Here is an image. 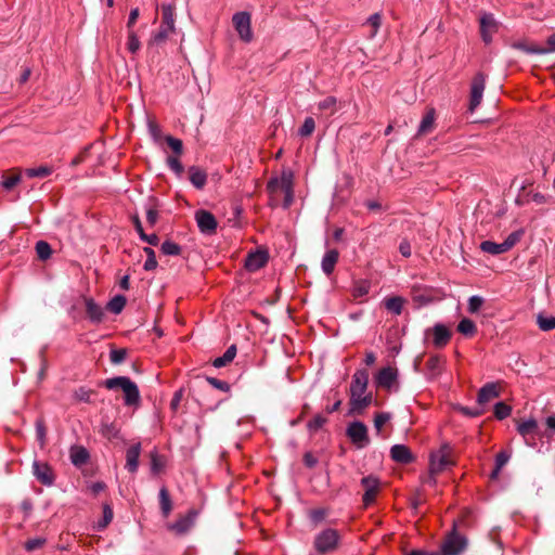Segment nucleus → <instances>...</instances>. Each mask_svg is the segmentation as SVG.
Segmentation results:
<instances>
[{
    "label": "nucleus",
    "instance_id": "nucleus-1",
    "mask_svg": "<svg viewBox=\"0 0 555 555\" xmlns=\"http://www.w3.org/2000/svg\"><path fill=\"white\" fill-rule=\"evenodd\" d=\"M369 372L364 369L357 370L352 375L349 388L350 414L360 415L373 402V395L367 392Z\"/></svg>",
    "mask_w": 555,
    "mask_h": 555
},
{
    "label": "nucleus",
    "instance_id": "nucleus-2",
    "mask_svg": "<svg viewBox=\"0 0 555 555\" xmlns=\"http://www.w3.org/2000/svg\"><path fill=\"white\" fill-rule=\"evenodd\" d=\"M267 190L273 197L278 193L284 194L283 207L288 208L294 201V175L291 170H283L280 177L271 178L268 181Z\"/></svg>",
    "mask_w": 555,
    "mask_h": 555
},
{
    "label": "nucleus",
    "instance_id": "nucleus-3",
    "mask_svg": "<svg viewBox=\"0 0 555 555\" xmlns=\"http://www.w3.org/2000/svg\"><path fill=\"white\" fill-rule=\"evenodd\" d=\"M104 386L109 390L120 388L124 392L126 405H137L140 402L139 388L129 377L118 376L108 378L104 382Z\"/></svg>",
    "mask_w": 555,
    "mask_h": 555
},
{
    "label": "nucleus",
    "instance_id": "nucleus-4",
    "mask_svg": "<svg viewBox=\"0 0 555 555\" xmlns=\"http://www.w3.org/2000/svg\"><path fill=\"white\" fill-rule=\"evenodd\" d=\"M175 7L169 3L162 5V25L159 29L151 37V44H160L166 41L169 35L175 33Z\"/></svg>",
    "mask_w": 555,
    "mask_h": 555
},
{
    "label": "nucleus",
    "instance_id": "nucleus-5",
    "mask_svg": "<svg viewBox=\"0 0 555 555\" xmlns=\"http://www.w3.org/2000/svg\"><path fill=\"white\" fill-rule=\"evenodd\" d=\"M452 464L451 449L449 446L444 444L438 451L431 452L429 459V476L425 482L434 486L436 483L435 476Z\"/></svg>",
    "mask_w": 555,
    "mask_h": 555
},
{
    "label": "nucleus",
    "instance_id": "nucleus-6",
    "mask_svg": "<svg viewBox=\"0 0 555 555\" xmlns=\"http://www.w3.org/2000/svg\"><path fill=\"white\" fill-rule=\"evenodd\" d=\"M374 384L376 388L387 392H398L400 390L399 370L395 365H387L379 369L374 374Z\"/></svg>",
    "mask_w": 555,
    "mask_h": 555
},
{
    "label": "nucleus",
    "instance_id": "nucleus-7",
    "mask_svg": "<svg viewBox=\"0 0 555 555\" xmlns=\"http://www.w3.org/2000/svg\"><path fill=\"white\" fill-rule=\"evenodd\" d=\"M346 435L357 449H363L370 444L367 427L360 421L351 422L347 426Z\"/></svg>",
    "mask_w": 555,
    "mask_h": 555
},
{
    "label": "nucleus",
    "instance_id": "nucleus-8",
    "mask_svg": "<svg viewBox=\"0 0 555 555\" xmlns=\"http://www.w3.org/2000/svg\"><path fill=\"white\" fill-rule=\"evenodd\" d=\"M339 542V534L335 529H325L314 539V547L318 553L325 554L334 551Z\"/></svg>",
    "mask_w": 555,
    "mask_h": 555
},
{
    "label": "nucleus",
    "instance_id": "nucleus-9",
    "mask_svg": "<svg viewBox=\"0 0 555 555\" xmlns=\"http://www.w3.org/2000/svg\"><path fill=\"white\" fill-rule=\"evenodd\" d=\"M232 23L240 39L244 42H250L254 38L251 30V16L248 12H237L232 16Z\"/></svg>",
    "mask_w": 555,
    "mask_h": 555
},
{
    "label": "nucleus",
    "instance_id": "nucleus-10",
    "mask_svg": "<svg viewBox=\"0 0 555 555\" xmlns=\"http://www.w3.org/2000/svg\"><path fill=\"white\" fill-rule=\"evenodd\" d=\"M519 235L515 232L511 233L502 243L492 241H483L480 244V249L490 255H501L512 249L518 242Z\"/></svg>",
    "mask_w": 555,
    "mask_h": 555
},
{
    "label": "nucleus",
    "instance_id": "nucleus-11",
    "mask_svg": "<svg viewBox=\"0 0 555 555\" xmlns=\"http://www.w3.org/2000/svg\"><path fill=\"white\" fill-rule=\"evenodd\" d=\"M480 36L485 43H490L499 30V22L492 13L485 12L479 18Z\"/></svg>",
    "mask_w": 555,
    "mask_h": 555
},
{
    "label": "nucleus",
    "instance_id": "nucleus-12",
    "mask_svg": "<svg viewBox=\"0 0 555 555\" xmlns=\"http://www.w3.org/2000/svg\"><path fill=\"white\" fill-rule=\"evenodd\" d=\"M486 87V76L482 73L475 75L470 86L469 109L474 112L481 103Z\"/></svg>",
    "mask_w": 555,
    "mask_h": 555
},
{
    "label": "nucleus",
    "instance_id": "nucleus-13",
    "mask_svg": "<svg viewBox=\"0 0 555 555\" xmlns=\"http://www.w3.org/2000/svg\"><path fill=\"white\" fill-rule=\"evenodd\" d=\"M361 486L364 488L362 501L364 506L367 507L375 501L380 488V482L378 478L374 476H366L361 479Z\"/></svg>",
    "mask_w": 555,
    "mask_h": 555
},
{
    "label": "nucleus",
    "instance_id": "nucleus-14",
    "mask_svg": "<svg viewBox=\"0 0 555 555\" xmlns=\"http://www.w3.org/2000/svg\"><path fill=\"white\" fill-rule=\"evenodd\" d=\"M195 220L202 233H215L218 223L215 216L211 212L204 209H199L195 212Z\"/></svg>",
    "mask_w": 555,
    "mask_h": 555
},
{
    "label": "nucleus",
    "instance_id": "nucleus-15",
    "mask_svg": "<svg viewBox=\"0 0 555 555\" xmlns=\"http://www.w3.org/2000/svg\"><path fill=\"white\" fill-rule=\"evenodd\" d=\"M33 472L39 482L44 486H52L55 479L53 469L44 462L35 461Z\"/></svg>",
    "mask_w": 555,
    "mask_h": 555
},
{
    "label": "nucleus",
    "instance_id": "nucleus-16",
    "mask_svg": "<svg viewBox=\"0 0 555 555\" xmlns=\"http://www.w3.org/2000/svg\"><path fill=\"white\" fill-rule=\"evenodd\" d=\"M465 546L466 540L462 535L453 532L444 541L442 551L444 555H457Z\"/></svg>",
    "mask_w": 555,
    "mask_h": 555
},
{
    "label": "nucleus",
    "instance_id": "nucleus-17",
    "mask_svg": "<svg viewBox=\"0 0 555 555\" xmlns=\"http://www.w3.org/2000/svg\"><path fill=\"white\" fill-rule=\"evenodd\" d=\"M268 259V253L264 250L250 253L245 260V268L250 272L258 271L267 264Z\"/></svg>",
    "mask_w": 555,
    "mask_h": 555
},
{
    "label": "nucleus",
    "instance_id": "nucleus-18",
    "mask_svg": "<svg viewBox=\"0 0 555 555\" xmlns=\"http://www.w3.org/2000/svg\"><path fill=\"white\" fill-rule=\"evenodd\" d=\"M500 396V387L498 383H487L483 385L478 391L477 402L480 405H483L491 400L498 398Z\"/></svg>",
    "mask_w": 555,
    "mask_h": 555
},
{
    "label": "nucleus",
    "instance_id": "nucleus-19",
    "mask_svg": "<svg viewBox=\"0 0 555 555\" xmlns=\"http://www.w3.org/2000/svg\"><path fill=\"white\" fill-rule=\"evenodd\" d=\"M390 457L400 464H409L413 461L411 450L404 444H395L390 449Z\"/></svg>",
    "mask_w": 555,
    "mask_h": 555
},
{
    "label": "nucleus",
    "instance_id": "nucleus-20",
    "mask_svg": "<svg viewBox=\"0 0 555 555\" xmlns=\"http://www.w3.org/2000/svg\"><path fill=\"white\" fill-rule=\"evenodd\" d=\"M86 312L92 323H101L104 317L103 309L92 298L83 297Z\"/></svg>",
    "mask_w": 555,
    "mask_h": 555
},
{
    "label": "nucleus",
    "instance_id": "nucleus-21",
    "mask_svg": "<svg viewBox=\"0 0 555 555\" xmlns=\"http://www.w3.org/2000/svg\"><path fill=\"white\" fill-rule=\"evenodd\" d=\"M433 336V344L435 347L443 348L448 345L451 338V333L444 325L437 324L434 327Z\"/></svg>",
    "mask_w": 555,
    "mask_h": 555
},
{
    "label": "nucleus",
    "instance_id": "nucleus-22",
    "mask_svg": "<svg viewBox=\"0 0 555 555\" xmlns=\"http://www.w3.org/2000/svg\"><path fill=\"white\" fill-rule=\"evenodd\" d=\"M338 259H339V253L336 249H330L324 254V256L322 258V262H321V268H322V271L327 276H330L334 272V269L338 262Z\"/></svg>",
    "mask_w": 555,
    "mask_h": 555
},
{
    "label": "nucleus",
    "instance_id": "nucleus-23",
    "mask_svg": "<svg viewBox=\"0 0 555 555\" xmlns=\"http://www.w3.org/2000/svg\"><path fill=\"white\" fill-rule=\"evenodd\" d=\"M141 453V444L135 443L132 444L126 453V468L130 473H134L138 469L139 466V457Z\"/></svg>",
    "mask_w": 555,
    "mask_h": 555
},
{
    "label": "nucleus",
    "instance_id": "nucleus-24",
    "mask_svg": "<svg viewBox=\"0 0 555 555\" xmlns=\"http://www.w3.org/2000/svg\"><path fill=\"white\" fill-rule=\"evenodd\" d=\"M69 455L72 463L77 467L85 465L90 456L88 450L81 446L72 447Z\"/></svg>",
    "mask_w": 555,
    "mask_h": 555
},
{
    "label": "nucleus",
    "instance_id": "nucleus-25",
    "mask_svg": "<svg viewBox=\"0 0 555 555\" xmlns=\"http://www.w3.org/2000/svg\"><path fill=\"white\" fill-rule=\"evenodd\" d=\"M405 300L400 296L386 297L383 300L384 307L395 315H400L403 310Z\"/></svg>",
    "mask_w": 555,
    "mask_h": 555
},
{
    "label": "nucleus",
    "instance_id": "nucleus-26",
    "mask_svg": "<svg viewBox=\"0 0 555 555\" xmlns=\"http://www.w3.org/2000/svg\"><path fill=\"white\" fill-rule=\"evenodd\" d=\"M511 455H512V453L506 450L501 451L496 454L494 468H493L492 473L490 474L491 479L495 480L499 478V475H500L502 468L507 464V462L511 459Z\"/></svg>",
    "mask_w": 555,
    "mask_h": 555
},
{
    "label": "nucleus",
    "instance_id": "nucleus-27",
    "mask_svg": "<svg viewBox=\"0 0 555 555\" xmlns=\"http://www.w3.org/2000/svg\"><path fill=\"white\" fill-rule=\"evenodd\" d=\"M190 181L196 189H203L207 182V175L204 170L196 166L189 169Z\"/></svg>",
    "mask_w": 555,
    "mask_h": 555
},
{
    "label": "nucleus",
    "instance_id": "nucleus-28",
    "mask_svg": "<svg viewBox=\"0 0 555 555\" xmlns=\"http://www.w3.org/2000/svg\"><path fill=\"white\" fill-rule=\"evenodd\" d=\"M511 47L516 50L524 51L528 54H544V47H539L533 43H529L527 40L514 41Z\"/></svg>",
    "mask_w": 555,
    "mask_h": 555
},
{
    "label": "nucleus",
    "instance_id": "nucleus-29",
    "mask_svg": "<svg viewBox=\"0 0 555 555\" xmlns=\"http://www.w3.org/2000/svg\"><path fill=\"white\" fill-rule=\"evenodd\" d=\"M236 356V347L235 345H231L225 352L221 357H217L212 361V365L217 369L227 366L229 363H231Z\"/></svg>",
    "mask_w": 555,
    "mask_h": 555
},
{
    "label": "nucleus",
    "instance_id": "nucleus-30",
    "mask_svg": "<svg viewBox=\"0 0 555 555\" xmlns=\"http://www.w3.org/2000/svg\"><path fill=\"white\" fill-rule=\"evenodd\" d=\"M159 506L164 517H168L172 511V502L166 487L159 490Z\"/></svg>",
    "mask_w": 555,
    "mask_h": 555
},
{
    "label": "nucleus",
    "instance_id": "nucleus-31",
    "mask_svg": "<svg viewBox=\"0 0 555 555\" xmlns=\"http://www.w3.org/2000/svg\"><path fill=\"white\" fill-rule=\"evenodd\" d=\"M434 124H435V111L430 109L422 118V121L418 127V134H426V133L430 132L434 128Z\"/></svg>",
    "mask_w": 555,
    "mask_h": 555
},
{
    "label": "nucleus",
    "instance_id": "nucleus-32",
    "mask_svg": "<svg viewBox=\"0 0 555 555\" xmlns=\"http://www.w3.org/2000/svg\"><path fill=\"white\" fill-rule=\"evenodd\" d=\"M195 513H191L190 515L180 518L172 525V529L178 533L186 532L193 526V518Z\"/></svg>",
    "mask_w": 555,
    "mask_h": 555
},
{
    "label": "nucleus",
    "instance_id": "nucleus-33",
    "mask_svg": "<svg viewBox=\"0 0 555 555\" xmlns=\"http://www.w3.org/2000/svg\"><path fill=\"white\" fill-rule=\"evenodd\" d=\"M538 428V423L533 418H529L527 421L521 422L517 430L522 437H527L529 435H533Z\"/></svg>",
    "mask_w": 555,
    "mask_h": 555
},
{
    "label": "nucleus",
    "instance_id": "nucleus-34",
    "mask_svg": "<svg viewBox=\"0 0 555 555\" xmlns=\"http://www.w3.org/2000/svg\"><path fill=\"white\" fill-rule=\"evenodd\" d=\"M392 415L389 412H378L374 416V428L378 436L382 435L383 427L391 420Z\"/></svg>",
    "mask_w": 555,
    "mask_h": 555
},
{
    "label": "nucleus",
    "instance_id": "nucleus-35",
    "mask_svg": "<svg viewBox=\"0 0 555 555\" xmlns=\"http://www.w3.org/2000/svg\"><path fill=\"white\" fill-rule=\"evenodd\" d=\"M337 99L335 96H326L318 103V108L322 112H328V115H334L337 111Z\"/></svg>",
    "mask_w": 555,
    "mask_h": 555
},
{
    "label": "nucleus",
    "instance_id": "nucleus-36",
    "mask_svg": "<svg viewBox=\"0 0 555 555\" xmlns=\"http://www.w3.org/2000/svg\"><path fill=\"white\" fill-rule=\"evenodd\" d=\"M53 172V167L51 166H39L37 168H28L25 173L29 178H46Z\"/></svg>",
    "mask_w": 555,
    "mask_h": 555
},
{
    "label": "nucleus",
    "instance_id": "nucleus-37",
    "mask_svg": "<svg viewBox=\"0 0 555 555\" xmlns=\"http://www.w3.org/2000/svg\"><path fill=\"white\" fill-rule=\"evenodd\" d=\"M125 306L126 298L122 295H116L107 302V309L115 314L120 313Z\"/></svg>",
    "mask_w": 555,
    "mask_h": 555
},
{
    "label": "nucleus",
    "instance_id": "nucleus-38",
    "mask_svg": "<svg viewBox=\"0 0 555 555\" xmlns=\"http://www.w3.org/2000/svg\"><path fill=\"white\" fill-rule=\"evenodd\" d=\"M457 331L465 336H473L477 332V327L470 319L465 318L460 321Z\"/></svg>",
    "mask_w": 555,
    "mask_h": 555
},
{
    "label": "nucleus",
    "instance_id": "nucleus-39",
    "mask_svg": "<svg viewBox=\"0 0 555 555\" xmlns=\"http://www.w3.org/2000/svg\"><path fill=\"white\" fill-rule=\"evenodd\" d=\"M371 283L366 280L358 281L353 285L352 295L354 298H361L369 294Z\"/></svg>",
    "mask_w": 555,
    "mask_h": 555
},
{
    "label": "nucleus",
    "instance_id": "nucleus-40",
    "mask_svg": "<svg viewBox=\"0 0 555 555\" xmlns=\"http://www.w3.org/2000/svg\"><path fill=\"white\" fill-rule=\"evenodd\" d=\"M35 248L40 260H48L52 255V248L46 241L37 242Z\"/></svg>",
    "mask_w": 555,
    "mask_h": 555
},
{
    "label": "nucleus",
    "instance_id": "nucleus-41",
    "mask_svg": "<svg viewBox=\"0 0 555 555\" xmlns=\"http://www.w3.org/2000/svg\"><path fill=\"white\" fill-rule=\"evenodd\" d=\"M537 324L540 330L544 332H548L555 328V317H546L543 314H538Z\"/></svg>",
    "mask_w": 555,
    "mask_h": 555
},
{
    "label": "nucleus",
    "instance_id": "nucleus-42",
    "mask_svg": "<svg viewBox=\"0 0 555 555\" xmlns=\"http://www.w3.org/2000/svg\"><path fill=\"white\" fill-rule=\"evenodd\" d=\"M143 250H144V253L146 255V260L144 262L143 268L146 271H152V270H154L157 267V260H156L155 251L151 247H144Z\"/></svg>",
    "mask_w": 555,
    "mask_h": 555
},
{
    "label": "nucleus",
    "instance_id": "nucleus-43",
    "mask_svg": "<svg viewBox=\"0 0 555 555\" xmlns=\"http://www.w3.org/2000/svg\"><path fill=\"white\" fill-rule=\"evenodd\" d=\"M366 24L372 28L370 33V38H374L378 33V29L382 25V15L379 13L372 14L367 20Z\"/></svg>",
    "mask_w": 555,
    "mask_h": 555
},
{
    "label": "nucleus",
    "instance_id": "nucleus-44",
    "mask_svg": "<svg viewBox=\"0 0 555 555\" xmlns=\"http://www.w3.org/2000/svg\"><path fill=\"white\" fill-rule=\"evenodd\" d=\"M511 413H512V408L508 404H506L505 402H498L494 405V416L500 421L508 417L511 415Z\"/></svg>",
    "mask_w": 555,
    "mask_h": 555
},
{
    "label": "nucleus",
    "instance_id": "nucleus-45",
    "mask_svg": "<svg viewBox=\"0 0 555 555\" xmlns=\"http://www.w3.org/2000/svg\"><path fill=\"white\" fill-rule=\"evenodd\" d=\"M94 391L92 389H89L87 387H79L75 390L74 397L77 401L89 403L91 402V397L93 396Z\"/></svg>",
    "mask_w": 555,
    "mask_h": 555
},
{
    "label": "nucleus",
    "instance_id": "nucleus-46",
    "mask_svg": "<svg viewBox=\"0 0 555 555\" xmlns=\"http://www.w3.org/2000/svg\"><path fill=\"white\" fill-rule=\"evenodd\" d=\"M162 251L165 255L177 256V255H179L181 253V247L177 243H175V242L165 241L162 244Z\"/></svg>",
    "mask_w": 555,
    "mask_h": 555
},
{
    "label": "nucleus",
    "instance_id": "nucleus-47",
    "mask_svg": "<svg viewBox=\"0 0 555 555\" xmlns=\"http://www.w3.org/2000/svg\"><path fill=\"white\" fill-rule=\"evenodd\" d=\"M315 129V121L312 117H307L305 120H304V124L302 126L300 127L299 129V134L301 137H309L312 134V132L314 131Z\"/></svg>",
    "mask_w": 555,
    "mask_h": 555
},
{
    "label": "nucleus",
    "instance_id": "nucleus-48",
    "mask_svg": "<svg viewBox=\"0 0 555 555\" xmlns=\"http://www.w3.org/2000/svg\"><path fill=\"white\" fill-rule=\"evenodd\" d=\"M141 43L135 33L133 30H128L127 49L129 50V52L134 54L139 51Z\"/></svg>",
    "mask_w": 555,
    "mask_h": 555
},
{
    "label": "nucleus",
    "instance_id": "nucleus-49",
    "mask_svg": "<svg viewBox=\"0 0 555 555\" xmlns=\"http://www.w3.org/2000/svg\"><path fill=\"white\" fill-rule=\"evenodd\" d=\"M167 165L177 176H181L184 171V168L178 156H168Z\"/></svg>",
    "mask_w": 555,
    "mask_h": 555
},
{
    "label": "nucleus",
    "instance_id": "nucleus-50",
    "mask_svg": "<svg viewBox=\"0 0 555 555\" xmlns=\"http://www.w3.org/2000/svg\"><path fill=\"white\" fill-rule=\"evenodd\" d=\"M158 219V210L156 204L151 201L146 206V220L151 225H154Z\"/></svg>",
    "mask_w": 555,
    "mask_h": 555
},
{
    "label": "nucleus",
    "instance_id": "nucleus-51",
    "mask_svg": "<svg viewBox=\"0 0 555 555\" xmlns=\"http://www.w3.org/2000/svg\"><path fill=\"white\" fill-rule=\"evenodd\" d=\"M101 434L107 439H114L118 435V429L113 423H103L101 426Z\"/></svg>",
    "mask_w": 555,
    "mask_h": 555
},
{
    "label": "nucleus",
    "instance_id": "nucleus-52",
    "mask_svg": "<svg viewBox=\"0 0 555 555\" xmlns=\"http://www.w3.org/2000/svg\"><path fill=\"white\" fill-rule=\"evenodd\" d=\"M442 358L439 357V356H431L429 357V359L427 360V369L433 372L434 374H438L441 370V365H442Z\"/></svg>",
    "mask_w": 555,
    "mask_h": 555
},
{
    "label": "nucleus",
    "instance_id": "nucleus-53",
    "mask_svg": "<svg viewBox=\"0 0 555 555\" xmlns=\"http://www.w3.org/2000/svg\"><path fill=\"white\" fill-rule=\"evenodd\" d=\"M166 142L168 146L177 154L181 155L183 151V143L180 139L173 138L171 135L166 137Z\"/></svg>",
    "mask_w": 555,
    "mask_h": 555
},
{
    "label": "nucleus",
    "instance_id": "nucleus-54",
    "mask_svg": "<svg viewBox=\"0 0 555 555\" xmlns=\"http://www.w3.org/2000/svg\"><path fill=\"white\" fill-rule=\"evenodd\" d=\"M127 356L126 349H113L109 353L112 363L119 364L125 361Z\"/></svg>",
    "mask_w": 555,
    "mask_h": 555
},
{
    "label": "nucleus",
    "instance_id": "nucleus-55",
    "mask_svg": "<svg viewBox=\"0 0 555 555\" xmlns=\"http://www.w3.org/2000/svg\"><path fill=\"white\" fill-rule=\"evenodd\" d=\"M21 181V176L18 173L12 175L9 177H3V180L1 182L2 186L5 190L13 189L18 182Z\"/></svg>",
    "mask_w": 555,
    "mask_h": 555
},
{
    "label": "nucleus",
    "instance_id": "nucleus-56",
    "mask_svg": "<svg viewBox=\"0 0 555 555\" xmlns=\"http://www.w3.org/2000/svg\"><path fill=\"white\" fill-rule=\"evenodd\" d=\"M112 519H113V509L111 508L109 505L106 504L103 507V519L99 524V528L100 529L106 528L107 525L112 521Z\"/></svg>",
    "mask_w": 555,
    "mask_h": 555
},
{
    "label": "nucleus",
    "instance_id": "nucleus-57",
    "mask_svg": "<svg viewBox=\"0 0 555 555\" xmlns=\"http://www.w3.org/2000/svg\"><path fill=\"white\" fill-rule=\"evenodd\" d=\"M483 305V299L480 296H472L468 299V311L476 313Z\"/></svg>",
    "mask_w": 555,
    "mask_h": 555
},
{
    "label": "nucleus",
    "instance_id": "nucleus-58",
    "mask_svg": "<svg viewBox=\"0 0 555 555\" xmlns=\"http://www.w3.org/2000/svg\"><path fill=\"white\" fill-rule=\"evenodd\" d=\"M208 383L214 386L215 388L221 390V391H229L230 390V385L224 382V380H220L218 378H215V377H208L207 378Z\"/></svg>",
    "mask_w": 555,
    "mask_h": 555
},
{
    "label": "nucleus",
    "instance_id": "nucleus-59",
    "mask_svg": "<svg viewBox=\"0 0 555 555\" xmlns=\"http://www.w3.org/2000/svg\"><path fill=\"white\" fill-rule=\"evenodd\" d=\"M325 422H326L325 417H323L321 415H317L312 420L309 421L308 427L311 430H318L325 424Z\"/></svg>",
    "mask_w": 555,
    "mask_h": 555
},
{
    "label": "nucleus",
    "instance_id": "nucleus-60",
    "mask_svg": "<svg viewBox=\"0 0 555 555\" xmlns=\"http://www.w3.org/2000/svg\"><path fill=\"white\" fill-rule=\"evenodd\" d=\"M164 467V463L162 460L157 456V454H152L151 459V469L153 474H158Z\"/></svg>",
    "mask_w": 555,
    "mask_h": 555
},
{
    "label": "nucleus",
    "instance_id": "nucleus-61",
    "mask_svg": "<svg viewBox=\"0 0 555 555\" xmlns=\"http://www.w3.org/2000/svg\"><path fill=\"white\" fill-rule=\"evenodd\" d=\"M44 544V540L43 539H31V540H28L26 543H25V548L28 551V552H31V551H35L37 548H40L42 545Z\"/></svg>",
    "mask_w": 555,
    "mask_h": 555
},
{
    "label": "nucleus",
    "instance_id": "nucleus-62",
    "mask_svg": "<svg viewBox=\"0 0 555 555\" xmlns=\"http://www.w3.org/2000/svg\"><path fill=\"white\" fill-rule=\"evenodd\" d=\"M140 15V12H139V9L135 8V9H132L130 11V14H129V17H128V22H127V27H128V30H133L132 27L133 25L135 24L138 17Z\"/></svg>",
    "mask_w": 555,
    "mask_h": 555
},
{
    "label": "nucleus",
    "instance_id": "nucleus-63",
    "mask_svg": "<svg viewBox=\"0 0 555 555\" xmlns=\"http://www.w3.org/2000/svg\"><path fill=\"white\" fill-rule=\"evenodd\" d=\"M399 251L400 254L408 258L411 256V245L406 240H403L399 245Z\"/></svg>",
    "mask_w": 555,
    "mask_h": 555
},
{
    "label": "nucleus",
    "instance_id": "nucleus-64",
    "mask_svg": "<svg viewBox=\"0 0 555 555\" xmlns=\"http://www.w3.org/2000/svg\"><path fill=\"white\" fill-rule=\"evenodd\" d=\"M546 43L547 47H544V54L555 52V33L547 38Z\"/></svg>",
    "mask_w": 555,
    "mask_h": 555
}]
</instances>
